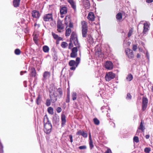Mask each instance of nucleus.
<instances>
[{"label": "nucleus", "instance_id": "f257e3e1", "mask_svg": "<svg viewBox=\"0 0 153 153\" xmlns=\"http://www.w3.org/2000/svg\"><path fill=\"white\" fill-rule=\"evenodd\" d=\"M44 131L46 134H50L51 130L52 125L49 121V119L47 115H45L44 117Z\"/></svg>", "mask_w": 153, "mask_h": 153}, {"label": "nucleus", "instance_id": "f03ea898", "mask_svg": "<svg viewBox=\"0 0 153 153\" xmlns=\"http://www.w3.org/2000/svg\"><path fill=\"white\" fill-rule=\"evenodd\" d=\"M81 25L82 37L85 38L88 31V23L85 21H82L81 22Z\"/></svg>", "mask_w": 153, "mask_h": 153}, {"label": "nucleus", "instance_id": "7ed1b4c3", "mask_svg": "<svg viewBox=\"0 0 153 153\" xmlns=\"http://www.w3.org/2000/svg\"><path fill=\"white\" fill-rule=\"evenodd\" d=\"M73 41L75 45L77 46L79 48L80 47L79 44L78 42L77 35L75 32L73 31L71 34L70 42Z\"/></svg>", "mask_w": 153, "mask_h": 153}, {"label": "nucleus", "instance_id": "20e7f679", "mask_svg": "<svg viewBox=\"0 0 153 153\" xmlns=\"http://www.w3.org/2000/svg\"><path fill=\"white\" fill-rule=\"evenodd\" d=\"M115 74L112 72H109L106 73L105 79L106 81H109L112 79H114L115 77Z\"/></svg>", "mask_w": 153, "mask_h": 153}, {"label": "nucleus", "instance_id": "39448f33", "mask_svg": "<svg viewBox=\"0 0 153 153\" xmlns=\"http://www.w3.org/2000/svg\"><path fill=\"white\" fill-rule=\"evenodd\" d=\"M43 19L45 22H51L53 20V16L52 13L45 14L43 17Z\"/></svg>", "mask_w": 153, "mask_h": 153}, {"label": "nucleus", "instance_id": "423d86ee", "mask_svg": "<svg viewBox=\"0 0 153 153\" xmlns=\"http://www.w3.org/2000/svg\"><path fill=\"white\" fill-rule=\"evenodd\" d=\"M125 53L128 58L132 59L134 57V54L133 51L131 49L127 48L125 50Z\"/></svg>", "mask_w": 153, "mask_h": 153}, {"label": "nucleus", "instance_id": "0eeeda50", "mask_svg": "<svg viewBox=\"0 0 153 153\" xmlns=\"http://www.w3.org/2000/svg\"><path fill=\"white\" fill-rule=\"evenodd\" d=\"M49 92L50 93L49 97L51 101L53 103H54L57 100L58 96L56 95L54 92L52 94V91L50 90H49Z\"/></svg>", "mask_w": 153, "mask_h": 153}, {"label": "nucleus", "instance_id": "6e6552de", "mask_svg": "<svg viewBox=\"0 0 153 153\" xmlns=\"http://www.w3.org/2000/svg\"><path fill=\"white\" fill-rule=\"evenodd\" d=\"M57 31L59 33L61 32L62 30L64 28V26L62 24V21L59 20L57 21Z\"/></svg>", "mask_w": 153, "mask_h": 153}, {"label": "nucleus", "instance_id": "1a4fd4ad", "mask_svg": "<svg viewBox=\"0 0 153 153\" xmlns=\"http://www.w3.org/2000/svg\"><path fill=\"white\" fill-rule=\"evenodd\" d=\"M148 103V100L146 97H143L142 98V110L145 111L147 107Z\"/></svg>", "mask_w": 153, "mask_h": 153}, {"label": "nucleus", "instance_id": "9d476101", "mask_svg": "<svg viewBox=\"0 0 153 153\" xmlns=\"http://www.w3.org/2000/svg\"><path fill=\"white\" fill-rule=\"evenodd\" d=\"M78 47L77 46L74 47L72 49V52L70 54V57L71 58H75L77 56V52Z\"/></svg>", "mask_w": 153, "mask_h": 153}, {"label": "nucleus", "instance_id": "9b49d317", "mask_svg": "<svg viewBox=\"0 0 153 153\" xmlns=\"http://www.w3.org/2000/svg\"><path fill=\"white\" fill-rule=\"evenodd\" d=\"M31 15L32 16L33 18H35L38 19L41 16L39 12L36 10H34L31 12Z\"/></svg>", "mask_w": 153, "mask_h": 153}, {"label": "nucleus", "instance_id": "f8f14e48", "mask_svg": "<svg viewBox=\"0 0 153 153\" xmlns=\"http://www.w3.org/2000/svg\"><path fill=\"white\" fill-rule=\"evenodd\" d=\"M68 64L70 66H71L70 68L71 70H75L76 67H77L76 62L74 60H70L68 63Z\"/></svg>", "mask_w": 153, "mask_h": 153}, {"label": "nucleus", "instance_id": "ddd939ff", "mask_svg": "<svg viewBox=\"0 0 153 153\" xmlns=\"http://www.w3.org/2000/svg\"><path fill=\"white\" fill-rule=\"evenodd\" d=\"M144 123L143 122V120H142L138 128V130H137V133L140 132V131L138 130H141L142 132L144 131L146 128L144 126Z\"/></svg>", "mask_w": 153, "mask_h": 153}, {"label": "nucleus", "instance_id": "4468645a", "mask_svg": "<svg viewBox=\"0 0 153 153\" xmlns=\"http://www.w3.org/2000/svg\"><path fill=\"white\" fill-rule=\"evenodd\" d=\"M67 19H68V22L69 23V27L70 28H73L74 27L73 23L71 22V19L70 18V17L69 16H66L65 18V24L68 25V22H67V21H66Z\"/></svg>", "mask_w": 153, "mask_h": 153}, {"label": "nucleus", "instance_id": "2eb2a0df", "mask_svg": "<svg viewBox=\"0 0 153 153\" xmlns=\"http://www.w3.org/2000/svg\"><path fill=\"white\" fill-rule=\"evenodd\" d=\"M105 67L108 70H111L113 68L112 63L110 61H107L105 65Z\"/></svg>", "mask_w": 153, "mask_h": 153}, {"label": "nucleus", "instance_id": "dca6fc26", "mask_svg": "<svg viewBox=\"0 0 153 153\" xmlns=\"http://www.w3.org/2000/svg\"><path fill=\"white\" fill-rule=\"evenodd\" d=\"M67 11L68 10L66 7L63 6H61L60 7V13L61 15L66 14Z\"/></svg>", "mask_w": 153, "mask_h": 153}, {"label": "nucleus", "instance_id": "f3484780", "mask_svg": "<svg viewBox=\"0 0 153 153\" xmlns=\"http://www.w3.org/2000/svg\"><path fill=\"white\" fill-rule=\"evenodd\" d=\"M30 70V76L31 77H35L36 75V72L35 68L33 67H31Z\"/></svg>", "mask_w": 153, "mask_h": 153}, {"label": "nucleus", "instance_id": "a211bd4d", "mask_svg": "<svg viewBox=\"0 0 153 153\" xmlns=\"http://www.w3.org/2000/svg\"><path fill=\"white\" fill-rule=\"evenodd\" d=\"M95 16L94 13L92 12H90L88 14L87 19L90 21H94L95 20Z\"/></svg>", "mask_w": 153, "mask_h": 153}, {"label": "nucleus", "instance_id": "6ab92c4d", "mask_svg": "<svg viewBox=\"0 0 153 153\" xmlns=\"http://www.w3.org/2000/svg\"><path fill=\"white\" fill-rule=\"evenodd\" d=\"M67 1L71 5V7L75 10H76V5L74 0H67Z\"/></svg>", "mask_w": 153, "mask_h": 153}, {"label": "nucleus", "instance_id": "aec40b11", "mask_svg": "<svg viewBox=\"0 0 153 153\" xmlns=\"http://www.w3.org/2000/svg\"><path fill=\"white\" fill-rule=\"evenodd\" d=\"M143 30V32L144 34H146L149 30V25L147 23L144 24Z\"/></svg>", "mask_w": 153, "mask_h": 153}, {"label": "nucleus", "instance_id": "412c9836", "mask_svg": "<svg viewBox=\"0 0 153 153\" xmlns=\"http://www.w3.org/2000/svg\"><path fill=\"white\" fill-rule=\"evenodd\" d=\"M51 76V73L50 72L45 71L43 74V80H46L49 78Z\"/></svg>", "mask_w": 153, "mask_h": 153}, {"label": "nucleus", "instance_id": "4be33fe9", "mask_svg": "<svg viewBox=\"0 0 153 153\" xmlns=\"http://www.w3.org/2000/svg\"><path fill=\"white\" fill-rule=\"evenodd\" d=\"M83 4L84 7L85 9H89L90 7V5L89 1L88 0H85L84 1Z\"/></svg>", "mask_w": 153, "mask_h": 153}, {"label": "nucleus", "instance_id": "5701e85b", "mask_svg": "<svg viewBox=\"0 0 153 153\" xmlns=\"http://www.w3.org/2000/svg\"><path fill=\"white\" fill-rule=\"evenodd\" d=\"M61 119L62 126L63 127L65 125L66 121V116L64 114H62L61 115Z\"/></svg>", "mask_w": 153, "mask_h": 153}, {"label": "nucleus", "instance_id": "b1692460", "mask_svg": "<svg viewBox=\"0 0 153 153\" xmlns=\"http://www.w3.org/2000/svg\"><path fill=\"white\" fill-rule=\"evenodd\" d=\"M53 54V59L54 61H56L58 59V55L57 52L54 48L52 49Z\"/></svg>", "mask_w": 153, "mask_h": 153}, {"label": "nucleus", "instance_id": "393cba45", "mask_svg": "<svg viewBox=\"0 0 153 153\" xmlns=\"http://www.w3.org/2000/svg\"><path fill=\"white\" fill-rule=\"evenodd\" d=\"M58 94L57 95L59 98H61L63 95V90L62 89L60 88H59L57 89Z\"/></svg>", "mask_w": 153, "mask_h": 153}, {"label": "nucleus", "instance_id": "a878e982", "mask_svg": "<svg viewBox=\"0 0 153 153\" xmlns=\"http://www.w3.org/2000/svg\"><path fill=\"white\" fill-rule=\"evenodd\" d=\"M52 35L53 36V38L54 39L56 40L59 39V40H63V38L60 37V36H59L57 34L53 32H52Z\"/></svg>", "mask_w": 153, "mask_h": 153}, {"label": "nucleus", "instance_id": "bb28decb", "mask_svg": "<svg viewBox=\"0 0 153 153\" xmlns=\"http://www.w3.org/2000/svg\"><path fill=\"white\" fill-rule=\"evenodd\" d=\"M116 19L119 21H120L122 19V13L120 12L118 13L116 16Z\"/></svg>", "mask_w": 153, "mask_h": 153}, {"label": "nucleus", "instance_id": "cd10ccee", "mask_svg": "<svg viewBox=\"0 0 153 153\" xmlns=\"http://www.w3.org/2000/svg\"><path fill=\"white\" fill-rule=\"evenodd\" d=\"M67 26L66 27L65 36H70L71 32V30L70 28L67 29Z\"/></svg>", "mask_w": 153, "mask_h": 153}, {"label": "nucleus", "instance_id": "c85d7f7f", "mask_svg": "<svg viewBox=\"0 0 153 153\" xmlns=\"http://www.w3.org/2000/svg\"><path fill=\"white\" fill-rule=\"evenodd\" d=\"M42 101V97L40 94H39L36 100V103L38 105H39Z\"/></svg>", "mask_w": 153, "mask_h": 153}, {"label": "nucleus", "instance_id": "c756f323", "mask_svg": "<svg viewBox=\"0 0 153 153\" xmlns=\"http://www.w3.org/2000/svg\"><path fill=\"white\" fill-rule=\"evenodd\" d=\"M71 96L72 100H75L77 99V94L76 92H73L71 93Z\"/></svg>", "mask_w": 153, "mask_h": 153}, {"label": "nucleus", "instance_id": "7c9ffc66", "mask_svg": "<svg viewBox=\"0 0 153 153\" xmlns=\"http://www.w3.org/2000/svg\"><path fill=\"white\" fill-rule=\"evenodd\" d=\"M133 76L131 74H128L127 76L126 77V79L128 82L131 81L133 79Z\"/></svg>", "mask_w": 153, "mask_h": 153}, {"label": "nucleus", "instance_id": "2f4dec72", "mask_svg": "<svg viewBox=\"0 0 153 153\" xmlns=\"http://www.w3.org/2000/svg\"><path fill=\"white\" fill-rule=\"evenodd\" d=\"M48 113L51 114H53V109L51 107H48Z\"/></svg>", "mask_w": 153, "mask_h": 153}, {"label": "nucleus", "instance_id": "473e14b6", "mask_svg": "<svg viewBox=\"0 0 153 153\" xmlns=\"http://www.w3.org/2000/svg\"><path fill=\"white\" fill-rule=\"evenodd\" d=\"M49 50V48L46 45H45L43 47V50L45 53H48Z\"/></svg>", "mask_w": 153, "mask_h": 153}, {"label": "nucleus", "instance_id": "72a5a7b5", "mask_svg": "<svg viewBox=\"0 0 153 153\" xmlns=\"http://www.w3.org/2000/svg\"><path fill=\"white\" fill-rule=\"evenodd\" d=\"M61 46L62 48H66L68 46V44L66 42H62Z\"/></svg>", "mask_w": 153, "mask_h": 153}, {"label": "nucleus", "instance_id": "f704fd0d", "mask_svg": "<svg viewBox=\"0 0 153 153\" xmlns=\"http://www.w3.org/2000/svg\"><path fill=\"white\" fill-rule=\"evenodd\" d=\"M13 4L15 7H18L19 4V0H14L13 1Z\"/></svg>", "mask_w": 153, "mask_h": 153}, {"label": "nucleus", "instance_id": "c9c22d12", "mask_svg": "<svg viewBox=\"0 0 153 153\" xmlns=\"http://www.w3.org/2000/svg\"><path fill=\"white\" fill-rule=\"evenodd\" d=\"M70 101V94L68 92L67 94V97L65 100V102L66 103H69Z\"/></svg>", "mask_w": 153, "mask_h": 153}, {"label": "nucleus", "instance_id": "e433bc0d", "mask_svg": "<svg viewBox=\"0 0 153 153\" xmlns=\"http://www.w3.org/2000/svg\"><path fill=\"white\" fill-rule=\"evenodd\" d=\"M93 121L95 124L98 125L99 124L100 122L99 120L96 118L93 119Z\"/></svg>", "mask_w": 153, "mask_h": 153}, {"label": "nucleus", "instance_id": "4c0bfd02", "mask_svg": "<svg viewBox=\"0 0 153 153\" xmlns=\"http://www.w3.org/2000/svg\"><path fill=\"white\" fill-rule=\"evenodd\" d=\"M89 144L90 149H92L94 147L92 140H89Z\"/></svg>", "mask_w": 153, "mask_h": 153}, {"label": "nucleus", "instance_id": "58836bf2", "mask_svg": "<svg viewBox=\"0 0 153 153\" xmlns=\"http://www.w3.org/2000/svg\"><path fill=\"white\" fill-rule=\"evenodd\" d=\"M51 99H47L45 104L47 106H49L51 105Z\"/></svg>", "mask_w": 153, "mask_h": 153}, {"label": "nucleus", "instance_id": "ea45409f", "mask_svg": "<svg viewBox=\"0 0 153 153\" xmlns=\"http://www.w3.org/2000/svg\"><path fill=\"white\" fill-rule=\"evenodd\" d=\"M133 32V29L132 28H131L129 30V31L128 33V37H129L131 36Z\"/></svg>", "mask_w": 153, "mask_h": 153}, {"label": "nucleus", "instance_id": "a19ab883", "mask_svg": "<svg viewBox=\"0 0 153 153\" xmlns=\"http://www.w3.org/2000/svg\"><path fill=\"white\" fill-rule=\"evenodd\" d=\"M133 141L136 143H138L139 142V138L137 136H135L133 138Z\"/></svg>", "mask_w": 153, "mask_h": 153}, {"label": "nucleus", "instance_id": "79ce46f5", "mask_svg": "<svg viewBox=\"0 0 153 153\" xmlns=\"http://www.w3.org/2000/svg\"><path fill=\"white\" fill-rule=\"evenodd\" d=\"M151 151V149L149 148L146 147L144 149V152L146 153H149Z\"/></svg>", "mask_w": 153, "mask_h": 153}, {"label": "nucleus", "instance_id": "37998d69", "mask_svg": "<svg viewBox=\"0 0 153 153\" xmlns=\"http://www.w3.org/2000/svg\"><path fill=\"white\" fill-rule=\"evenodd\" d=\"M132 98V96L130 93H128L127 94V97H126V99L128 100H131Z\"/></svg>", "mask_w": 153, "mask_h": 153}, {"label": "nucleus", "instance_id": "c03bdc74", "mask_svg": "<svg viewBox=\"0 0 153 153\" xmlns=\"http://www.w3.org/2000/svg\"><path fill=\"white\" fill-rule=\"evenodd\" d=\"M82 136L84 138H86L88 136V134L87 133L85 132L84 131L82 132Z\"/></svg>", "mask_w": 153, "mask_h": 153}, {"label": "nucleus", "instance_id": "a18cd8bd", "mask_svg": "<svg viewBox=\"0 0 153 153\" xmlns=\"http://www.w3.org/2000/svg\"><path fill=\"white\" fill-rule=\"evenodd\" d=\"M87 147L86 146H79V149L82 150V149H86Z\"/></svg>", "mask_w": 153, "mask_h": 153}, {"label": "nucleus", "instance_id": "49530a36", "mask_svg": "<svg viewBox=\"0 0 153 153\" xmlns=\"http://www.w3.org/2000/svg\"><path fill=\"white\" fill-rule=\"evenodd\" d=\"M83 131H82L81 130H79L76 133V135H82V132H83Z\"/></svg>", "mask_w": 153, "mask_h": 153}, {"label": "nucleus", "instance_id": "de8ad7c7", "mask_svg": "<svg viewBox=\"0 0 153 153\" xmlns=\"http://www.w3.org/2000/svg\"><path fill=\"white\" fill-rule=\"evenodd\" d=\"M80 60V59L79 57H77L76 59V66H77L79 64Z\"/></svg>", "mask_w": 153, "mask_h": 153}, {"label": "nucleus", "instance_id": "09e8293b", "mask_svg": "<svg viewBox=\"0 0 153 153\" xmlns=\"http://www.w3.org/2000/svg\"><path fill=\"white\" fill-rule=\"evenodd\" d=\"M137 49V46L136 45H133L132 49L134 51H136Z\"/></svg>", "mask_w": 153, "mask_h": 153}, {"label": "nucleus", "instance_id": "8fccbe9b", "mask_svg": "<svg viewBox=\"0 0 153 153\" xmlns=\"http://www.w3.org/2000/svg\"><path fill=\"white\" fill-rule=\"evenodd\" d=\"M62 110V108L60 107H58L56 109V111L57 113H59L61 112Z\"/></svg>", "mask_w": 153, "mask_h": 153}, {"label": "nucleus", "instance_id": "3c124183", "mask_svg": "<svg viewBox=\"0 0 153 153\" xmlns=\"http://www.w3.org/2000/svg\"><path fill=\"white\" fill-rule=\"evenodd\" d=\"M3 147L1 143L0 144V153H3Z\"/></svg>", "mask_w": 153, "mask_h": 153}, {"label": "nucleus", "instance_id": "603ef678", "mask_svg": "<svg viewBox=\"0 0 153 153\" xmlns=\"http://www.w3.org/2000/svg\"><path fill=\"white\" fill-rule=\"evenodd\" d=\"M70 43L69 44L68 49H70L73 47V44L72 43V41L70 42Z\"/></svg>", "mask_w": 153, "mask_h": 153}, {"label": "nucleus", "instance_id": "864d4df0", "mask_svg": "<svg viewBox=\"0 0 153 153\" xmlns=\"http://www.w3.org/2000/svg\"><path fill=\"white\" fill-rule=\"evenodd\" d=\"M69 138L70 139V141L71 143H72L73 142V136L71 134H70L69 135Z\"/></svg>", "mask_w": 153, "mask_h": 153}, {"label": "nucleus", "instance_id": "5fc2aeb1", "mask_svg": "<svg viewBox=\"0 0 153 153\" xmlns=\"http://www.w3.org/2000/svg\"><path fill=\"white\" fill-rule=\"evenodd\" d=\"M15 53L16 54H19V49L17 48L16 49V50L15 51Z\"/></svg>", "mask_w": 153, "mask_h": 153}, {"label": "nucleus", "instance_id": "6e6d98bb", "mask_svg": "<svg viewBox=\"0 0 153 153\" xmlns=\"http://www.w3.org/2000/svg\"><path fill=\"white\" fill-rule=\"evenodd\" d=\"M146 2L148 3H151L153 1V0H146Z\"/></svg>", "mask_w": 153, "mask_h": 153}, {"label": "nucleus", "instance_id": "4d7b16f0", "mask_svg": "<svg viewBox=\"0 0 153 153\" xmlns=\"http://www.w3.org/2000/svg\"><path fill=\"white\" fill-rule=\"evenodd\" d=\"M111 151L110 149H108L105 152V153H111Z\"/></svg>", "mask_w": 153, "mask_h": 153}, {"label": "nucleus", "instance_id": "13d9d810", "mask_svg": "<svg viewBox=\"0 0 153 153\" xmlns=\"http://www.w3.org/2000/svg\"><path fill=\"white\" fill-rule=\"evenodd\" d=\"M110 125H112V126H113L115 127V124L113 122L110 121Z\"/></svg>", "mask_w": 153, "mask_h": 153}, {"label": "nucleus", "instance_id": "bf43d9fd", "mask_svg": "<svg viewBox=\"0 0 153 153\" xmlns=\"http://www.w3.org/2000/svg\"><path fill=\"white\" fill-rule=\"evenodd\" d=\"M89 140H92V138L91 137V134L90 132H89Z\"/></svg>", "mask_w": 153, "mask_h": 153}, {"label": "nucleus", "instance_id": "052dcab7", "mask_svg": "<svg viewBox=\"0 0 153 153\" xmlns=\"http://www.w3.org/2000/svg\"><path fill=\"white\" fill-rule=\"evenodd\" d=\"M61 40H59V39L56 40V45H58L59 44V42L60 41H61Z\"/></svg>", "mask_w": 153, "mask_h": 153}, {"label": "nucleus", "instance_id": "680f3d73", "mask_svg": "<svg viewBox=\"0 0 153 153\" xmlns=\"http://www.w3.org/2000/svg\"><path fill=\"white\" fill-rule=\"evenodd\" d=\"M150 135L149 134H147L146 135L145 137L146 139H148L149 138Z\"/></svg>", "mask_w": 153, "mask_h": 153}, {"label": "nucleus", "instance_id": "e2e57ef3", "mask_svg": "<svg viewBox=\"0 0 153 153\" xmlns=\"http://www.w3.org/2000/svg\"><path fill=\"white\" fill-rule=\"evenodd\" d=\"M136 56L137 58H139L141 56L140 54L138 53L137 54Z\"/></svg>", "mask_w": 153, "mask_h": 153}, {"label": "nucleus", "instance_id": "0e129e2a", "mask_svg": "<svg viewBox=\"0 0 153 153\" xmlns=\"http://www.w3.org/2000/svg\"><path fill=\"white\" fill-rule=\"evenodd\" d=\"M26 72H27L26 71H21L20 72V74L21 75H23V73H26Z\"/></svg>", "mask_w": 153, "mask_h": 153}, {"label": "nucleus", "instance_id": "69168bd1", "mask_svg": "<svg viewBox=\"0 0 153 153\" xmlns=\"http://www.w3.org/2000/svg\"><path fill=\"white\" fill-rule=\"evenodd\" d=\"M33 40L36 43V42L37 41L36 39V38H35L34 37L33 38Z\"/></svg>", "mask_w": 153, "mask_h": 153}, {"label": "nucleus", "instance_id": "338daca9", "mask_svg": "<svg viewBox=\"0 0 153 153\" xmlns=\"http://www.w3.org/2000/svg\"><path fill=\"white\" fill-rule=\"evenodd\" d=\"M37 26L38 28H39L40 27V25L39 24H38Z\"/></svg>", "mask_w": 153, "mask_h": 153}, {"label": "nucleus", "instance_id": "774afa93", "mask_svg": "<svg viewBox=\"0 0 153 153\" xmlns=\"http://www.w3.org/2000/svg\"><path fill=\"white\" fill-rule=\"evenodd\" d=\"M37 25H38V24H37V23H35L34 24V26L35 27H36V26Z\"/></svg>", "mask_w": 153, "mask_h": 153}]
</instances>
